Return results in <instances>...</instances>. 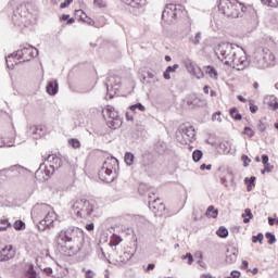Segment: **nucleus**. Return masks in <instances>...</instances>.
I'll return each instance as SVG.
<instances>
[{
  "instance_id": "obj_1",
  "label": "nucleus",
  "mask_w": 278,
  "mask_h": 278,
  "mask_svg": "<svg viewBox=\"0 0 278 278\" xmlns=\"http://www.w3.org/2000/svg\"><path fill=\"white\" fill-rule=\"evenodd\" d=\"M215 53L218 60L225 62L227 66H232L236 71H244L249 66V59H247L244 50L227 45H218L215 48Z\"/></svg>"
},
{
  "instance_id": "obj_2",
  "label": "nucleus",
  "mask_w": 278,
  "mask_h": 278,
  "mask_svg": "<svg viewBox=\"0 0 278 278\" xmlns=\"http://www.w3.org/2000/svg\"><path fill=\"white\" fill-rule=\"evenodd\" d=\"M31 218L34 223H37L39 231H47L55 227L58 214L49 204H36L31 210Z\"/></svg>"
},
{
  "instance_id": "obj_3",
  "label": "nucleus",
  "mask_w": 278,
  "mask_h": 278,
  "mask_svg": "<svg viewBox=\"0 0 278 278\" xmlns=\"http://www.w3.org/2000/svg\"><path fill=\"white\" fill-rule=\"evenodd\" d=\"M75 236H77V230L75 228H70L66 230H61L56 237V250L64 257H73L79 251V245L75 241Z\"/></svg>"
},
{
  "instance_id": "obj_4",
  "label": "nucleus",
  "mask_w": 278,
  "mask_h": 278,
  "mask_svg": "<svg viewBox=\"0 0 278 278\" xmlns=\"http://www.w3.org/2000/svg\"><path fill=\"white\" fill-rule=\"evenodd\" d=\"M72 210L77 218H90V216L98 218L103 214L97 201L86 198L75 200Z\"/></svg>"
},
{
  "instance_id": "obj_5",
  "label": "nucleus",
  "mask_w": 278,
  "mask_h": 278,
  "mask_svg": "<svg viewBox=\"0 0 278 278\" xmlns=\"http://www.w3.org/2000/svg\"><path fill=\"white\" fill-rule=\"evenodd\" d=\"M217 10L226 18H240L247 13V5L240 0H218Z\"/></svg>"
},
{
  "instance_id": "obj_6",
  "label": "nucleus",
  "mask_w": 278,
  "mask_h": 278,
  "mask_svg": "<svg viewBox=\"0 0 278 278\" xmlns=\"http://www.w3.org/2000/svg\"><path fill=\"white\" fill-rule=\"evenodd\" d=\"M186 15V8L181 4L168 3L162 13L163 21L173 22Z\"/></svg>"
},
{
  "instance_id": "obj_7",
  "label": "nucleus",
  "mask_w": 278,
  "mask_h": 278,
  "mask_svg": "<svg viewBox=\"0 0 278 278\" xmlns=\"http://www.w3.org/2000/svg\"><path fill=\"white\" fill-rule=\"evenodd\" d=\"M114 168H116L115 159H106L98 172V177L104 184H112L114 181Z\"/></svg>"
},
{
  "instance_id": "obj_8",
  "label": "nucleus",
  "mask_w": 278,
  "mask_h": 278,
  "mask_svg": "<svg viewBox=\"0 0 278 278\" xmlns=\"http://www.w3.org/2000/svg\"><path fill=\"white\" fill-rule=\"evenodd\" d=\"M36 55H38V49L34 47L23 48L16 51V58H18L20 62H29Z\"/></svg>"
},
{
  "instance_id": "obj_9",
  "label": "nucleus",
  "mask_w": 278,
  "mask_h": 278,
  "mask_svg": "<svg viewBox=\"0 0 278 278\" xmlns=\"http://www.w3.org/2000/svg\"><path fill=\"white\" fill-rule=\"evenodd\" d=\"M46 162H47L46 168L47 167L50 168L47 174L48 176H49V173L53 175V173H55V170H58V168L62 166V159L56 154H49L48 157L46 159Z\"/></svg>"
},
{
  "instance_id": "obj_10",
  "label": "nucleus",
  "mask_w": 278,
  "mask_h": 278,
  "mask_svg": "<svg viewBox=\"0 0 278 278\" xmlns=\"http://www.w3.org/2000/svg\"><path fill=\"white\" fill-rule=\"evenodd\" d=\"M149 207L155 216H164V212H166V205L160 198L150 202Z\"/></svg>"
},
{
  "instance_id": "obj_11",
  "label": "nucleus",
  "mask_w": 278,
  "mask_h": 278,
  "mask_svg": "<svg viewBox=\"0 0 278 278\" xmlns=\"http://www.w3.org/2000/svg\"><path fill=\"white\" fill-rule=\"evenodd\" d=\"M197 136V131L194 130V127L187 126L182 129V144H189V142H192Z\"/></svg>"
},
{
  "instance_id": "obj_12",
  "label": "nucleus",
  "mask_w": 278,
  "mask_h": 278,
  "mask_svg": "<svg viewBox=\"0 0 278 278\" xmlns=\"http://www.w3.org/2000/svg\"><path fill=\"white\" fill-rule=\"evenodd\" d=\"M185 66L188 73H190V75H193L198 79H201V77H203V71H201V67H199L197 64L192 63L191 61L185 62Z\"/></svg>"
},
{
  "instance_id": "obj_13",
  "label": "nucleus",
  "mask_w": 278,
  "mask_h": 278,
  "mask_svg": "<svg viewBox=\"0 0 278 278\" xmlns=\"http://www.w3.org/2000/svg\"><path fill=\"white\" fill-rule=\"evenodd\" d=\"M74 16L80 23H85L86 25L94 26V20L89 17L84 10H75Z\"/></svg>"
},
{
  "instance_id": "obj_14",
  "label": "nucleus",
  "mask_w": 278,
  "mask_h": 278,
  "mask_svg": "<svg viewBox=\"0 0 278 278\" xmlns=\"http://www.w3.org/2000/svg\"><path fill=\"white\" fill-rule=\"evenodd\" d=\"M16 255V250L12 245H5L0 252V260L2 262H8V260H12Z\"/></svg>"
},
{
  "instance_id": "obj_15",
  "label": "nucleus",
  "mask_w": 278,
  "mask_h": 278,
  "mask_svg": "<svg viewBox=\"0 0 278 278\" xmlns=\"http://www.w3.org/2000/svg\"><path fill=\"white\" fill-rule=\"evenodd\" d=\"M182 101L184 105L188 108H199L201 105V98L197 97L195 93L188 94Z\"/></svg>"
},
{
  "instance_id": "obj_16",
  "label": "nucleus",
  "mask_w": 278,
  "mask_h": 278,
  "mask_svg": "<svg viewBox=\"0 0 278 278\" xmlns=\"http://www.w3.org/2000/svg\"><path fill=\"white\" fill-rule=\"evenodd\" d=\"M105 113L111 121H118V111L112 105H106L104 110H102L103 117L105 118Z\"/></svg>"
},
{
  "instance_id": "obj_17",
  "label": "nucleus",
  "mask_w": 278,
  "mask_h": 278,
  "mask_svg": "<svg viewBox=\"0 0 278 278\" xmlns=\"http://www.w3.org/2000/svg\"><path fill=\"white\" fill-rule=\"evenodd\" d=\"M20 175L18 169H9L0 172V184H3L8 177H17Z\"/></svg>"
},
{
  "instance_id": "obj_18",
  "label": "nucleus",
  "mask_w": 278,
  "mask_h": 278,
  "mask_svg": "<svg viewBox=\"0 0 278 278\" xmlns=\"http://www.w3.org/2000/svg\"><path fill=\"white\" fill-rule=\"evenodd\" d=\"M8 68H14L16 64H21V59L16 56V52L5 58Z\"/></svg>"
},
{
  "instance_id": "obj_19",
  "label": "nucleus",
  "mask_w": 278,
  "mask_h": 278,
  "mask_svg": "<svg viewBox=\"0 0 278 278\" xmlns=\"http://www.w3.org/2000/svg\"><path fill=\"white\" fill-rule=\"evenodd\" d=\"M125 5H130V8H144L147 5V0H121Z\"/></svg>"
},
{
  "instance_id": "obj_20",
  "label": "nucleus",
  "mask_w": 278,
  "mask_h": 278,
  "mask_svg": "<svg viewBox=\"0 0 278 278\" xmlns=\"http://www.w3.org/2000/svg\"><path fill=\"white\" fill-rule=\"evenodd\" d=\"M47 92L52 97L58 94V80H51L50 83H48Z\"/></svg>"
},
{
  "instance_id": "obj_21",
  "label": "nucleus",
  "mask_w": 278,
  "mask_h": 278,
  "mask_svg": "<svg viewBox=\"0 0 278 278\" xmlns=\"http://www.w3.org/2000/svg\"><path fill=\"white\" fill-rule=\"evenodd\" d=\"M205 73L208 75L212 79H218V72L216 68H214L212 65H208L205 67Z\"/></svg>"
},
{
  "instance_id": "obj_22",
  "label": "nucleus",
  "mask_w": 278,
  "mask_h": 278,
  "mask_svg": "<svg viewBox=\"0 0 278 278\" xmlns=\"http://www.w3.org/2000/svg\"><path fill=\"white\" fill-rule=\"evenodd\" d=\"M205 215L207 218H218V210L211 205L207 207Z\"/></svg>"
},
{
  "instance_id": "obj_23",
  "label": "nucleus",
  "mask_w": 278,
  "mask_h": 278,
  "mask_svg": "<svg viewBox=\"0 0 278 278\" xmlns=\"http://www.w3.org/2000/svg\"><path fill=\"white\" fill-rule=\"evenodd\" d=\"M229 114L233 121H242V114H240V111H238L237 108H231Z\"/></svg>"
},
{
  "instance_id": "obj_24",
  "label": "nucleus",
  "mask_w": 278,
  "mask_h": 278,
  "mask_svg": "<svg viewBox=\"0 0 278 278\" xmlns=\"http://www.w3.org/2000/svg\"><path fill=\"white\" fill-rule=\"evenodd\" d=\"M123 242V238L118 235H113L110 239V247H118Z\"/></svg>"
},
{
  "instance_id": "obj_25",
  "label": "nucleus",
  "mask_w": 278,
  "mask_h": 278,
  "mask_svg": "<svg viewBox=\"0 0 278 278\" xmlns=\"http://www.w3.org/2000/svg\"><path fill=\"white\" fill-rule=\"evenodd\" d=\"M12 227V224L9 219H0V231H8Z\"/></svg>"
},
{
  "instance_id": "obj_26",
  "label": "nucleus",
  "mask_w": 278,
  "mask_h": 278,
  "mask_svg": "<svg viewBox=\"0 0 278 278\" xmlns=\"http://www.w3.org/2000/svg\"><path fill=\"white\" fill-rule=\"evenodd\" d=\"M243 223H250L251 218H253V213L251 212V208H245L244 213L242 214Z\"/></svg>"
},
{
  "instance_id": "obj_27",
  "label": "nucleus",
  "mask_w": 278,
  "mask_h": 278,
  "mask_svg": "<svg viewBox=\"0 0 278 278\" xmlns=\"http://www.w3.org/2000/svg\"><path fill=\"white\" fill-rule=\"evenodd\" d=\"M216 235L218 236V238H227V236H229V230H227L225 226H222L216 231Z\"/></svg>"
},
{
  "instance_id": "obj_28",
  "label": "nucleus",
  "mask_w": 278,
  "mask_h": 278,
  "mask_svg": "<svg viewBox=\"0 0 278 278\" xmlns=\"http://www.w3.org/2000/svg\"><path fill=\"white\" fill-rule=\"evenodd\" d=\"M267 105L269 108H273L274 110H278V101L275 96H269V101L267 102Z\"/></svg>"
},
{
  "instance_id": "obj_29",
  "label": "nucleus",
  "mask_w": 278,
  "mask_h": 278,
  "mask_svg": "<svg viewBox=\"0 0 278 278\" xmlns=\"http://www.w3.org/2000/svg\"><path fill=\"white\" fill-rule=\"evenodd\" d=\"M67 142L72 149H80L81 148V142H79L78 139L72 138V139H68Z\"/></svg>"
},
{
  "instance_id": "obj_30",
  "label": "nucleus",
  "mask_w": 278,
  "mask_h": 278,
  "mask_svg": "<svg viewBox=\"0 0 278 278\" xmlns=\"http://www.w3.org/2000/svg\"><path fill=\"white\" fill-rule=\"evenodd\" d=\"M245 184L248 186V192H251V190H253V186H255V176L245 178Z\"/></svg>"
},
{
  "instance_id": "obj_31",
  "label": "nucleus",
  "mask_w": 278,
  "mask_h": 278,
  "mask_svg": "<svg viewBox=\"0 0 278 278\" xmlns=\"http://www.w3.org/2000/svg\"><path fill=\"white\" fill-rule=\"evenodd\" d=\"M264 5H268V8H278V0H261Z\"/></svg>"
},
{
  "instance_id": "obj_32",
  "label": "nucleus",
  "mask_w": 278,
  "mask_h": 278,
  "mask_svg": "<svg viewBox=\"0 0 278 278\" xmlns=\"http://www.w3.org/2000/svg\"><path fill=\"white\" fill-rule=\"evenodd\" d=\"M134 154L132 153H130V152H127L126 154H125V157H124V160H125V163L128 165V166H131V164H134Z\"/></svg>"
},
{
  "instance_id": "obj_33",
  "label": "nucleus",
  "mask_w": 278,
  "mask_h": 278,
  "mask_svg": "<svg viewBox=\"0 0 278 278\" xmlns=\"http://www.w3.org/2000/svg\"><path fill=\"white\" fill-rule=\"evenodd\" d=\"M242 134L243 136H247V138H253V136H255V131L251 127H244Z\"/></svg>"
},
{
  "instance_id": "obj_34",
  "label": "nucleus",
  "mask_w": 278,
  "mask_h": 278,
  "mask_svg": "<svg viewBox=\"0 0 278 278\" xmlns=\"http://www.w3.org/2000/svg\"><path fill=\"white\" fill-rule=\"evenodd\" d=\"M201 157H203V152H201V150L193 151L192 153L193 162H200Z\"/></svg>"
},
{
  "instance_id": "obj_35",
  "label": "nucleus",
  "mask_w": 278,
  "mask_h": 278,
  "mask_svg": "<svg viewBox=\"0 0 278 278\" xmlns=\"http://www.w3.org/2000/svg\"><path fill=\"white\" fill-rule=\"evenodd\" d=\"M60 21H67V25H73V23H75V18L71 17L68 14L61 15Z\"/></svg>"
},
{
  "instance_id": "obj_36",
  "label": "nucleus",
  "mask_w": 278,
  "mask_h": 278,
  "mask_svg": "<svg viewBox=\"0 0 278 278\" xmlns=\"http://www.w3.org/2000/svg\"><path fill=\"white\" fill-rule=\"evenodd\" d=\"M13 227L16 231H21L23 229H25V224L23 223V220H16L14 224H13Z\"/></svg>"
},
{
  "instance_id": "obj_37",
  "label": "nucleus",
  "mask_w": 278,
  "mask_h": 278,
  "mask_svg": "<svg viewBox=\"0 0 278 278\" xmlns=\"http://www.w3.org/2000/svg\"><path fill=\"white\" fill-rule=\"evenodd\" d=\"M265 238L268 240L269 244H275V242L277 241V239L275 238V235H273L271 232H267L265 235Z\"/></svg>"
},
{
  "instance_id": "obj_38",
  "label": "nucleus",
  "mask_w": 278,
  "mask_h": 278,
  "mask_svg": "<svg viewBox=\"0 0 278 278\" xmlns=\"http://www.w3.org/2000/svg\"><path fill=\"white\" fill-rule=\"evenodd\" d=\"M263 240H264V235L263 233H258L257 236L252 237V242L254 244H256V242H260V244H262Z\"/></svg>"
},
{
  "instance_id": "obj_39",
  "label": "nucleus",
  "mask_w": 278,
  "mask_h": 278,
  "mask_svg": "<svg viewBox=\"0 0 278 278\" xmlns=\"http://www.w3.org/2000/svg\"><path fill=\"white\" fill-rule=\"evenodd\" d=\"M130 110L132 112H136V110H140V112H144L146 108L141 103H137L130 106Z\"/></svg>"
},
{
  "instance_id": "obj_40",
  "label": "nucleus",
  "mask_w": 278,
  "mask_h": 278,
  "mask_svg": "<svg viewBox=\"0 0 278 278\" xmlns=\"http://www.w3.org/2000/svg\"><path fill=\"white\" fill-rule=\"evenodd\" d=\"M222 114L223 113L220 111H217L212 115V121H217V123H223V118L220 117Z\"/></svg>"
},
{
  "instance_id": "obj_41",
  "label": "nucleus",
  "mask_w": 278,
  "mask_h": 278,
  "mask_svg": "<svg viewBox=\"0 0 278 278\" xmlns=\"http://www.w3.org/2000/svg\"><path fill=\"white\" fill-rule=\"evenodd\" d=\"M93 5H96V8H106L108 4L105 0H94Z\"/></svg>"
},
{
  "instance_id": "obj_42",
  "label": "nucleus",
  "mask_w": 278,
  "mask_h": 278,
  "mask_svg": "<svg viewBox=\"0 0 278 278\" xmlns=\"http://www.w3.org/2000/svg\"><path fill=\"white\" fill-rule=\"evenodd\" d=\"M241 160H242V162H243V166H244V167H247V166H249V165L251 164V160H250V157H249L247 154H243V155L241 156Z\"/></svg>"
},
{
  "instance_id": "obj_43",
  "label": "nucleus",
  "mask_w": 278,
  "mask_h": 278,
  "mask_svg": "<svg viewBox=\"0 0 278 278\" xmlns=\"http://www.w3.org/2000/svg\"><path fill=\"white\" fill-rule=\"evenodd\" d=\"M181 260H187V264H192V262H194L191 253H187L185 256H181Z\"/></svg>"
},
{
  "instance_id": "obj_44",
  "label": "nucleus",
  "mask_w": 278,
  "mask_h": 278,
  "mask_svg": "<svg viewBox=\"0 0 278 278\" xmlns=\"http://www.w3.org/2000/svg\"><path fill=\"white\" fill-rule=\"evenodd\" d=\"M71 3H73V0H65L64 2H62L60 4L61 10H64V8H68V5H71Z\"/></svg>"
},
{
  "instance_id": "obj_45",
  "label": "nucleus",
  "mask_w": 278,
  "mask_h": 278,
  "mask_svg": "<svg viewBox=\"0 0 278 278\" xmlns=\"http://www.w3.org/2000/svg\"><path fill=\"white\" fill-rule=\"evenodd\" d=\"M177 68H179V64H174L173 66H168L166 70L169 73H175V71H177Z\"/></svg>"
},
{
  "instance_id": "obj_46",
  "label": "nucleus",
  "mask_w": 278,
  "mask_h": 278,
  "mask_svg": "<svg viewBox=\"0 0 278 278\" xmlns=\"http://www.w3.org/2000/svg\"><path fill=\"white\" fill-rule=\"evenodd\" d=\"M270 170H273V165L269 163L265 164L263 173H270Z\"/></svg>"
},
{
  "instance_id": "obj_47",
  "label": "nucleus",
  "mask_w": 278,
  "mask_h": 278,
  "mask_svg": "<svg viewBox=\"0 0 278 278\" xmlns=\"http://www.w3.org/2000/svg\"><path fill=\"white\" fill-rule=\"evenodd\" d=\"M257 110H258L257 105L250 103V112L252 114H255L257 112Z\"/></svg>"
},
{
  "instance_id": "obj_48",
  "label": "nucleus",
  "mask_w": 278,
  "mask_h": 278,
  "mask_svg": "<svg viewBox=\"0 0 278 278\" xmlns=\"http://www.w3.org/2000/svg\"><path fill=\"white\" fill-rule=\"evenodd\" d=\"M230 275H231V277H228V278H240L241 277V274L238 270L231 271Z\"/></svg>"
},
{
  "instance_id": "obj_49",
  "label": "nucleus",
  "mask_w": 278,
  "mask_h": 278,
  "mask_svg": "<svg viewBox=\"0 0 278 278\" xmlns=\"http://www.w3.org/2000/svg\"><path fill=\"white\" fill-rule=\"evenodd\" d=\"M85 277L86 278H94V273H92V270L88 269L85 271Z\"/></svg>"
},
{
  "instance_id": "obj_50",
  "label": "nucleus",
  "mask_w": 278,
  "mask_h": 278,
  "mask_svg": "<svg viewBox=\"0 0 278 278\" xmlns=\"http://www.w3.org/2000/svg\"><path fill=\"white\" fill-rule=\"evenodd\" d=\"M268 225H270V227H273V225H278V218L275 219V218L269 217L268 218Z\"/></svg>"
},
{
  "instance_id": "obj_51",
  "label": "nucleus",
  "mask_w": 278,
  "mask_h": 278,
  "mask_svg": "<svg viewBox=\"0 0 278 278\" xmlns=\"http://www.w3.org/2000/svg\"><path fill=\"white\" fill-rule=\"evenodd\" d=\"M85 228L87 229V231H94V224H87Z\"/></svg>"
},
{
  "instance_id": "obj_52",
  "label": "nucleus",
  "mask_w": 278,
  "mask_h": 278,
  "mask_svg": "<svg viewBox=\"0 0 278 278\" xmlns=\"http://www.w3.org/2000/svg\"><path fill=\"white\" fill-rule=\"evenodd\" d=\"M154 268H155V264L150 263V264L148 265V267L146 268V273H150V270H154Z\"/></svg>"
},
{
  "instance_id": "obj_53",
  "label": "nucleus",
  "mask_w": 278,
  "mask_h": 278,
  "mask_svg": "<svg viewBox=\"0 0 278 278\" xmlns=\"http://www.w3.org/2000/svg\"><path fill=\"white\" fill-rule=\"evenodd\" d=\"M200 168H201L202 170H212V165L202 164V165L200 166Z\"/></svg>"
},
{
  "instance_id": "obj_54",
  "label": "nucleus",
  "mask_w": 278,
  "mask_h": 278,
  "mask_svg": "<svg viewBox=\"0 0 278 278\" xmlns=\"http://www.w3.org/2000/svg\"><path fill=\"white\" fill-rule=\"evenodd\" d=\"M262 162L264 165L268 164V155H266V154L262 155Z\"/></svg>"
},
{
  "instance_id": "obj_55",
  "label": "nucleus",
  "mask_w": 278,
  "mask_h": 278,
  "mask_svg": "<svg viewBox=\"0 0 278 278\" xmlns=\"http://www.w3.org/2000/svg\"><path fill=\"white\" fill-rule=\"evenodd\" d=\"M164 79H170V72L167 70L164 72Z\"/></svg>"
},
{
  "instance_id": "obj_56",
  "label": "nucleus",
  "mask_w": 278,
  "mask_h": 278,
  "mask_svg": "<svg viewBox=\"0 0 278 278\" xmlns=\"http://www.w3.org/2000/svg\"><path fill=\"white\" fill-rule=\"evenodd\" d=\"M238 101H241V103H247V98L242 96H237Z\"/></svg>"
},
{
  "instance_id": "obj_57",
  "label": "nucleus",
  "mask_w": 278,
  "mask_h": 278,
  "mask_svg": "<svg viewBox=\"0 0 278 278\" xmlns=\"http://www.w3.org/2000/svg\"><path fill=\"white\" fill-rule=\"evenodd\" d=\"M203 92H204L205 94H210V86H204Z\"/></svg>"
},
{
  "instance_id": "obj_58",
  "label": "nucleus",
  "mask_w": 278,
  "mask_h": 278,
  "mask_svg": "<svg viewBox=\"0 0 278 278\" xmlns=\"http://www.w3.org/2000/svg\"><path fill=\"white\" fill-rule=\"evenodd\" d=\"M200 278H214L210 274H202Z\"/></svg>"
},
{
  "instance_id": "obj_59",
  "label": "nucleus",
  "mask_w": 278,
  "mask_h": 278,
  "mask_svg": "<svg viewBox=\"0 0 278 278\" xmlns=\"http://www.w3.org/2000/svg\"><path fill=\"white\" fill-rule=\"evenodd\" d=\"M1 147H5V142L3 141V138L0 137V149Z\"/></svg>"
},
{
  "instance_id": "obj_60",
  "label": "nucleus",
  "mask_w": 278,
  "mask_h": 278,
  "mask_svg": "<svg viewBox=\"0 0 278 278\" xmlns=\"http://www.w3.org/2000/svg\"><path fill=\"white\" fill-rule=\"evenodd\" d=\"M242 266H244V268H248V267H249V262L243 261V262H242Z\"/></svg>"
},
{
  "instance_id": "obj_61",
  "label": "nucleus",
  "mask_w": 278,
  "mask_h": 278,
  "mask_svg": "<svg viewBox=\"0 0 278 278\" xmlns=\"http://www.w3.org/2000/svg\"><path fill=\"white\" fill-rule=\"evenodd\" d=\"M253 88H254V90H257V88H260V84L254 83V84H253Z\"/></svg>"
},
{
  "instance_id": "obj_62",
  "label": "nucleus",
  "mask_w": 278,
  "mask_h": 278,
  "mask_svg": "<svg viewBox=\"0 0 278 278\" xmlns=\"http://www.w3.org/2000/svg\"><path fill=\"white\" fill-rule=\"evenodd\" d=\"M199 38H201V34L195 35V42H199Z\"/></svg>"
},
{
  "instance_id": "obj_63",
  "label": "nucleus",
  "mask_w": 278,
  "mask_h": 278,
  "mask_svg": "<svg viewBox=\"0 0 278 278\" xmlns=\"http://www.w3.org/2000/svg\"><path fill=\"white\" fill-rule=\"evenodd\" d=\"M170 60H172V59H170L169 55H166V56H165V61H166V62H170Z\"/></svg>"
},
{
  "instance_id": "obj_64",
  "label": "nucleus",
  "mask_w": 278,
  "mask_h": 278,
  "mask_svg": "<svg viewBox=\"0 0 278 278\" xmlns=\"http://www.w3.org/2000/svg\"><path fill=\"white\" fill-rule=\"evenodd\" d=\"M46 127L43 125L39 126L40 131H45Z\"/></svg>"
}]
</instances>
